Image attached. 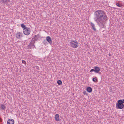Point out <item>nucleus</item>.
Returning a JSON list of instances; mask_svg holds the SVG:
<instances>
[{
	"instance_id": "1",
	"label": "nucleus",
	"mask_w": 124,
	"mask_h": 124,
	"mask_svg": "<svg viewBox=\"0 0 124 124\" xmlns=\"http://www.w3.org/2000/svg\"><path fill=\"white\" fill-rule=\"evenodd\" d=\"M94 16V19L97 25L101 28H104L105 23L108 20L105 13L102 10H98L95 12Z\"/></svg>"
},
{
	"instance_id": "2",
	"label": "nucleus",
	"mask_w": 124,
	"mask_h": 124,
	"mask_svg": "<svg viewBox=\"0 0 124 124\" xmlns=\"http://www.w3.org/2000/svg\"><path fill=\"white\" fill-rule=\"evenodd\" d=\"M124 105L122 103V100H120L118 101L116 104V108L117 109H122L124 107Z\"/></svg>"
},
{
	"instance_id": "3",
	"label": "nucleus",
	"mask_w": 124,
	"mask_h": 124,
	"mask_svg": "<svg viewBox=\"0 0 124 124\" xmlns=\"http://www.w3.org/2000/svg\"><path fill=\"white\" fill-rule=\"evenodd\" d=\"M70 46L74 48H77L78 46V44L77 40H72L70 42Z\"/></svg>"
},
{
	"instance_id": "4",
	"label": "nucleus",
	"mask_w": 124,
	"mask_h": 124,
	"mask_svg": "<svg viewBox=\"0 0 124 124\" xmlns=\"http://www.w3.org/2000/svg\"><path fill=\"white\" fill-rule=\"evenodd\" d=\"M23 34L25 35H29L31 32V30L30 28L26 27L23 29Z\"/></svg>"
},
{
	"instance_id": "5",
	"label": "nucleus",
	"mask_w": 124,
	"mask_h": 124,
	"mask_svg": "<svg viewBox=\"0 0 124 124\" xmlns=\"http://www.w3.org/2000/svg\"><path fill=\"white\" fill-rule=\"evenodd\" d=\"M35 46L34 43L33 41H31L29 44L28 48V49H31L32 48H33Z\"/></svg>"
},
{
	"instance_id": "6",
	"label": "nucleus",
	"mask_w": 124,
	"mask_h": 124,
	"mask_svg": "<svg viewBox=\"0 0 124 124\" xmlns=\"http://www.w3.org/2000/svg\"><path fill=\"white\" fill-rule=\"evenodd\" d=\"M23 35L22 33L18 32L16 33V37L17 39H20L23 37Z\"/></svg>"
},
{
	"instance_id": "7",
	"label": "nucleus",
	"mask_w": 124,
	"mask_h": 124,
	"mask_svg": "<svg viewBox=\"0 0 124 124\" xmlns=\"http://www.w3.org/2000/svg\"><path fill=\"white\" fill-rule=\"evenodd\" d=\"M10 1V0H0V3L3 4H6Z\"/></svg>"
},
{
	"instance_id": "8",
	"label": "nucleus",
	"mask_w": 124,
	"mask_h": 124,
	"mask_svg": "<svg viewBox=\"0 0 124 124\" xmlns=\"http://www.w3.org/2000/svg\"><path fill=\"white\" fill-rule=\"evenodd\" d=\"M7 124H14V120L12 119H10L7 121Z\"/></svg>"
},
{
	"instance_id": "9",
	"label": "nucleus",
	"mask_w": 124,
	"mask_h": 124,
	"mask_svg": "<svg viewBox=\"0 0 124 124\" xmlns=\"http://www.w3.org/2000/svg\"><path fill=\"white\" fill-rule=\"evenodd\" d=\"M94 68V69L95 72L97 73H99L100 69L99 67L97 66H95Z\"/></svg>"
},
{
	"instance_id": "10",
	"label": "nucleus",
	"mask_w": 124,
	"mask_h": 124,
	"mask_svg": "<svg viewBox=\"0 0 124 124\" xmlns=\"http://www.w3.org/2000/svg\"><path fill=\"white\" fill-rule=\"evenodd\" d=\"M46 40L50 44H52V42L51 37L49 36H48L46 37Z\"/></svg>"
},
{
	"instance_id": "11",
	"label": "nucleus",
	"mask_w": 124,
	"mask_h": 124,
	"mask_svg": "<svg viewBox=\"0 0 124 124\" xmlns=\"http://www.w3.org/2000/svg\"><path fill=\"white\" fill-rule=\"evenodd\" d=\"M59 115L58 114H56L55 115V120L57 121H60L61 120L59 118Z\"/></svg>"
},
{
	"instance_id": "12",
	"label": "nucleus",
	"mask_w": 124,
	"mask_h": 124,
	"mask_svg": "<svg viewBox=\"0 0 124 124\" xmlns=\"http://www.w3.org/2000/svg\"><path fill=\"white\" fill-rule=\"evenodd\" d=\"M90 24L92 27V29L94 31H96V29L95 28L94 24L92 22H91Z\"/></svg>"
},
{
	"instance_id": "13",
	"label": "nucleus",
	"mask_w": 124,
	"mask_h": 124,
	"mask_svg": "<svg viewBox=\"0 0 124 124\" xmlns=\"http://www.w3.org/2000/svg\"><path fill=\"white\" fill-rule=\"evenodd\" d=\"M86 90L88 92L90 93L92 91V89L91 87H89L87 88Z\"/></svg>"
},
{
	"instance_id": "14",
	"label": "nucleus",
	"mask_w": 124,
	"mask_h": 124,
	"mask_svg": "<svg viewBox=\"0 0 124 124\" xmlns=\"http://www.w3.org/2000/svg\"><path fill=\"white\" fill-rule=\"evenodd\" d=\"M6 108V107L3 104H1V107H0V109L2 110H5Z\"/></svg>"
},
{
	"instance_id": "15",
	"label": "nucleus",
	"mask_w": 124,
	"mask_h": 124,
	"mask_svg": "<svg viewBox=\"0 0 124 124\" xmlns=\"http://www.w3.org/2000/svg\"><path fill=\"white\" fill-rule=\"evenodd\" d=\"M38 35H35L32 38V39H34L35 40H36L38 39Z\"/></svg>"
},
{
	"instance_id": "16",
	"label": "nucleus",
	"mask_w": 124,
	"mask_h": 124,
	"mask_svg": "<svg viewBox=\"0 0 124 124\" xmlns=\"http://www.w3.org/2000/svg\"><path fill=\"white\" fill-rule=\"evenodd\" d=\"M57 84L58 85H61L62 84V81L60 80H58L57 82Z\"/></svg>"
},
{
	"instance_id": "17",
	"label": "nucleus",
	"mask_w": 124,
	"mask_h": 124,
	"mask_svg": "<svg viewBox=\"0 0 124 124\" xmlns=\"http://www.w3.org/2000/svg\"><path fill=\"white\" fill-rule=\"evenodd\" d=\"M21 27L23 28V29H24L25 28H26L27 27H26L25 25H24L23 23H22L21 24Z\"/></svg>"
},
{
	"instance_id": "18",
	"label": "nucleus",
	"mask_w": 124,
	"mask_h": 124,
	"mask_svg": "<svg viewBox=\"0 0 124 124\" xmlns=\"http://www.w3.org/2000/svg\"><path fill=\"white\" fill-rule=\"evenodd\" d=\"M116 5L117 6L119 7H121L122 5L120 4H119L118 3H117L116 4Z\"/></svg>"
},
{
	"instance_id": "19",
	"label": "nucleus",
	"mask_w": 124,
	"mask_h": 124,
	"mask_svg": "<svg viewBox=\"0 0 124 124\" xmlns=\"http://www.w3.org/2000/svg\"><path fill=\"white\" fill-rule=\"evenodd\" d=\"M22 63L23 64H24L25 65L26 64V62L24 60H22Z\"/></svg>"
},
{
	"instance_id": "20",
	"label": "nucleus",
	"mask_w": 124,
	"mask_h": 124,
	"mask_svg": "<svg viewBox=\"0 0 124 124\" xmlns=\"http://www.w3.org/2000/svg\"><path fill=\"white\" fill-rule=\"evenodd\" d=\"M96 77H95V78H93V79H92L93 81L94 82H95V81H96Z\"/></svg>"
},
{
	"instance_id": "21",
	"label": "nucleus",
	"mask_w": 124,
	"mask_h": 124,
	"mask_svg": "<svg viewBox=\"0 0 124 124\" xmlns=\"http://www.w3.org/2000/svg\"><path fill=\"white\" fill-rule=\"evenodd\" d=\"M93 71H94L95 72L94 69H92L90 71V72H92Z\"/></svg>"
},
{
	"instance_id": "22",
	"label": "nucleus",
	"mask_w": 124,
	"mask_h": 124,
	"mask_svg": "<svg viewBox=\"0 0 124 124\" xmlns=\"http://www.w3.org/2000/svg\"><path fill=\"white\" fill-rule=\"evenodd\" d=\"M83 93L85 95V94H86V91H84Z\"/></svg>"
},
{
	"instance_id": "23",
	"label": "nucleus",
	"mask_w": 124,
	"mask_h": 124,
	"mask_svg": "<svg viewBox=\"0 0 124 124\" xmlns=\"http://www.w3.org/2000/svg\"><path fill=\"white\" fill-rule=\"evenodd\" d=\"M122 103H124V99L122 100Z\"/></svg>"
},
{
	"instance_id": "24",
	"label": "nucleus",
	"mask_w": 124,
	"mask_h": 124,
	"mask_svg": "<svg viewBox=\"0 0 124 124\" xmlns=\"http://www.w3.org/2000/svg\"><path fill=\"white\" fill-rule=\"evenodd\" d=\"M2 121L1 119V118H0V122H1Z\"/></svg>"
},
{
	"instance_id": "25",
	"label": "nucleus",
	"mask_w": 124,
	"mask_h": 124,
	"mask_svg": "<svg viewBox=\"0 0 124 124\" xmlns=\"http://www.w3.org/2000/svg\"><path fill=\"white\" fill-rule=\"evenodd\" d=\"M44 42H46V41H44Z\"/></svg>"
}]
</instances>
